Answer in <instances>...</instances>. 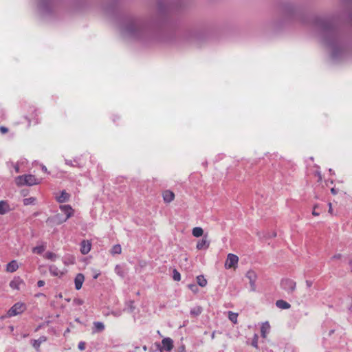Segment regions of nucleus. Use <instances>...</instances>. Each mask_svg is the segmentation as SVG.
<instances>
[{
  "label": "nucleus",
  "instance_id": "obj_1",
  "mask_svg": "<svg viewBox=\"0 0 352 352\" xmlns=\"http://www.w3.org/2000/svg\"><path fill=\"white\" fill-rule=\"evenodd\" d=\"M315 25L320 30L321 41L331 51V56L334 60L341 58L345 52V44L340 30L333 19L316 17Z\"/></svg>",
  "mask_w": 352,
  "mask_h": 352
},
{
  "label": "nucleus",
  "instance_id": "obj_2",
  "mask_svg": "<svg viewBox=\"0 0 352 352\" xmlns=\"http://www.w3.org/2000/svg\"><path fill=\"white\" fill-rule=\"evenodd\" d=\"M121 31L124 36L144 40L153 34V30L150 24L144 23L141 20L129 19L124 21Z\"/></svg>",
  "mask_w": 352,
  "mask_h": 352
},
{
  "label": "nucleus",
  "instance_id": "obj_3",
  "mask_svg": "<svg viewBox=\"0 0 352 352\" xmlns=\"http://www.w3.org/2000/svg\"><path fill=\"white\" fill-rule=\"evenodd\" d=\"M39 182V180L32 175H20L16 178V183L18 186H32L38 184Z\"/></svg>",
  "mask_w": 352,
  "mask_h": 352
},
{
  "label": "nucleus",
  "instance_id": "obj_4",
  "mask_svg": "<svg viewBox=\"0 0 352 352\" xmlns=\"http://www.w3.org/2000/svg\"><path fill=\"white\" fill-rule=\"evenodd\" d=\"M26 310V305L25 303L18 302L15 303L8 311V317H13L22 314Z\"/></svg>",
  "mask_w": 352,
  "mask_h": 352
},
{
  "label": "nucleus",
  "instance_id": "obj_5",
  "mask_svg": "<svg viewBox=\"0 0 352 352\" xmlns=\"http://www.w3.org/2000/svg\"><path fill=\"white\" fill-rule=\"evenodd\" d=\"M296 282L289 278H284L280 282L281 288L287 293H292L296 289Z\"/></svg>",
  "mask_w": 352,
  "mask_h": 352
},
{
  "label": "nucleus",
  "instance_id": "obj_6",
  "mask_svg": "<svg viewBox=\"0 0 352 352\" xmlns=\"http://www.w3.org/2000/svg\"><path fill=\"white\" fill-rule=\"evenodd\" d=\"M239 261V257L234 254H228L226 263L225 267L226 269H230L232 267H234Z\"/></svg>",
  "mask_w": 352,
  "mask_h": 352
},
{
  "label": "nucleus",
  "instance_id": "obj_7",
  "mask_svg": "<svg viewBox=\"0 0 352 352\" xmlns=\"http://www.w3.org/2000/svg\"><path fill=\"white\" fill-rule=\"evenodd\" d=\"M246 277L248 278L251 291L254 292L256 290V274L253 270H249L246 274Z\"/></svg>",
  "mask_w": 352,
  "mask_h": 352
},
{
  "label": "nucleus",
  "instance_id": "obj_8",
  "mask_svg": "<svg viewBox=\"0 0 352 352\" xmlns=\"http://www.w3.org/2000/svg\"><path fill=\"white\" fill-rule=\"evenodd\" d=\"M52 4V0H38L39 9L43 12H48Z\"/></svg>",
  "mask_w": 352,
  "mask_h": 352
},
{
  "label": "nucleus",
  "instance_id": "obj_9",
  "mask_svg": "<svg viewBox=\"0 0 352 352\" xmlns=\"http://www.w3.org/2000/svg\"><path fill=\"white\" fill-rule=\"evenodd\" d=\"M60 210L66 215L65 218L61 222L66 221L73 215L74 210L69 205H63L60 206Z\"/></svg>",
  "mask_w": 352,
  "mask_h": 352
},
{
  "label": "nucleus",
  "instance_id": "obj_10",
  "mask_svg": "<svg viewBox=\"0 0 352 352\" xmlns=\"http://www.w3.org/2000/svg\"><path fill=\"white\" fill-rule=\"evenodd\" d=\"M210 241L207 239V235H204L201 240H199L196 245V248L199 250H207L210 246Z\"/></svg>",
  "mask_w": 352,
  "mask_h": 352
},
{
  "label": "nucleus",
  "instance_id": "obj_11",
  "mask_svg": "<svg viewBox=\"0 0 352 352\" xmlns=\"http://www.w3.org/2000/svg\"><path fill=\"white\" fill-rule=\"evenodd\" d=\"M23 284L24 281L19 276H16L10 282L9 285L12 289L19 290L20 285Z\"/></svg>",
  "mask_w": 352,
  "mask_h": 352
},
{
  "label": "nucleus",
  "instance_id": "obj_12",
  "mask_svg": "<svg viewBox=\"0 0 352 352\" xmlns=\"http://www.w3.org/2000/svg\"><path fill=\"white\" fill-rule=\"evenodd\" d=\"M91 244L89 241L83 240L80 243V252L82 254H88L91 250Z\"/></svg>",
  "mask_w": 352,
  "mask_h": 352
},
{
  "label": "nucleus",
  "instance_id": "obj_13",
  "mask_svg": "<svg viewBox=\"0 0 352 352\" xmlns=\"http://www.w3.org/2000/svg\"><path fill=\"white\" fill-rule=\"evenodd\" d=\"M84 280L85 276L82 274L79 273L76 276L74 279L76 289L79 290L80 289H81Z\"/></svg>",
  "mask_w": 352,
  "mask_h": 352
},
{
  "label": "nucleus",
  "instance_id": "obj_14",
  "mask_svg": "<svg viewBox=\"0 0 352 352\" xmlns=\"http://www.w3.org/2000/svg\"><path fill=\"white\" fill-rule=\"evenodd\" d=\"M162 344L163 345V349H164L167 351H170L173 348V341L170 338H165L162 340Z\"/></svg>",
  "mask_w": 352,
  "mask_h": 352
},
{
  "label": "nucleus",
  "instance_id": "obj_15",
  "mask_svg": "<svg viewBox=\"0 0 352 352\" xmlns=\"http://www.w3.org/2000/svg\"><path fill=\"white\" fill-rule=\"evenodd\" d=\"M10 210L11 208L6 201H0V215L5 214Z\"/></svg>",
  "mask_w": 352,
  "mask_h": 352
},
{
  "label": "nucleus",
  "instance_id": "obj_16",
  "mask_svg": "<svg viewBox=\"0 0 352 352\" xmlns=\"http://www.w3.org/2000/svg\"><path fill=\"white\" fill-rule=\"evenodd\" d=\"M334 330H330L327 334H325L323 337V345L324 346H327L328 345L333 344L334 341L331 340L330 337L334 333Z\"/></svg>",
  "mask_w": 352,
  "mask_h": 352
},
{
  "label": "nucleus",
  "instance_id": "obj_17",
  "mask_svg": "<svg viewBox=\"0 0 352 352\" xmlns=\"http://www.w3.org/2000/svg\"><path fill=\"white\" fill-rule=\"evenodd\" d=\"M65 164L68 166L73 167H82V164H81V163L80 162V159L78 157H76L73 160H65Z\"/></svg>",
  "mask_w": 352,
  "mask_h": 352
},
{
  "label": "nucleus",
  "instance_id": "obj_18",
  "mask_svg": "<svg viewBox=\"0 0 352 352\" xmlns=\"http://www.w3.org/2000/svg\"><path fill=\"white\" fill-rule=\"evenodd\" d=\"M70 195L65 190H62L60 195L56 197L58 203H64L69 200Z\"/></svg>",
  "mask_w": 352,
  "mask_h": 352
},
{
  "label": "nucleus",
  "instance_id": "obj_19",
  "mask_svg": "<svg viewBox=\"0 0 352 352\" xmlns=\"http://www.w3.org/2000/svg\"><path fill=\"white\" fill-rule=\"evenodd\" d=\"M49 271L53 276H61L63 274V272H60V270L54 265H50Z\"/></svg>",
  "mask_w": 352,
  "mask_h": 352
},
{
  "label": "nucleus",
  "instance_id": "obj_20",
  "mask_svg": "<svg viewBox=\"0 0 352 352\" xmlns=\"http://www.w3.org/2000/svg\"><path fill=\"white\" fill-rule=\"evenodd\" d=\"M175 197L174 193L170 190H165L163 192V198L165 202L170 203L171 202Z\"/></svg>",
  "mask_w": 352,
  "mask_h": 352
},
{
  "label": "nucleus",
  "instance_id": "obj_21",
  "mask_svg": "<svg viewBox=\"0 0 352 352\" xmlns=\"http://www.w3.org/2000/svg\"><path fill=\"white\" fill-rule=\"evenodd\" d=\"M19 268L17 262L13 260L8 263L6 270L9 272H14Z\"/></svg>",
  "mask_w": 352,
  "mask_h": 352
},
{
  "label": "nucleus",
  "instance_id": "obj_22",
  "mask_svg": "<svg viewBox=\"0 0 352 352\" xmlns=\"http://www.w3.org/2000/svg\"><path fill=\"white\" fill-rule=\"evenodd\" d=\"M276 305L277 307L282 309H289L291 307V305L289 302H287L283 300H278L276 302Z\"/></svg>",
  "mask_w": 352,
  "mask_h": 352
},
{
  "label": "nucleus",
  "instance_id": "obj_23",
  "mask_svg": "<svg viewBox=\"0 0 352 352\" xmlns=\"http://www.w3.org/2000/svg\"><path fill=\"white\" fill-rule=\"evenodd\" d=\"M104 330V324L102 322H94V332H102Z\"/></svg>",
  "mask_w": 352,
  "mask_h": 352
},
{
  "label": "nucleus",
  "instance_id": "obj_24",
  "mask_svg": "<svg viewBox=\"0 0 352 352\" xmlns=\"http://www.w3.org/2000/svg\"><path fill=\"white\" fill-rule=\"evenodd\" d=\"M47 340V338L45 336H41L38 340H33V346L36 349H38L40 347L41 343L45 342Z\"/></svg>",
  "mask_w": 352,
  "mask_h": 352
},
{
  "label": "nucleus",
  "instance_id": "obj_25",
  "mask_svg": "<svg viewBox=\"0 0 352 352\" xmlns=\"http://www.w3.org/2000/svg\"><path fill=\"white\" fill-rule=\"evenodd\" d=\"M270 328V324H268V322H265V324H263L262 325L261 329L262 337H263V338L266 337V334L269 332Z\"/></svg>",
  "mask_w": 352,
  "mask_h": 352
},
{
  "label": "nucleus",
  "instance_id": "obj_26",
  "mask_svg": "<svg viewBox=\"0 0 352 352\" xmlns=\"http://www.w3.org/2000/svg\"><path fill=\"white\" fill-rule=\"evenodd\" d=\"M192 234L195 237H199L203 235L204 230L200 227H195L192 229Z\"/></svg>",
  "mask_w": 352,
  "mask_h": 352
},
{
  "label": "nucleus",
  "instance_id": "obj_27",
  "mask_svg": "<svg viewBox=\"0 0 352 352\" xmlns=\"http://www.w3.org/2000/svg\"><path fill=\"white\" fill-rule=\"evenodd\" d=\"M197 283L199 286L204 287L207 285V280L203 275H199L197 276Z\"/></svg>",
  "mask_w": 352,
  "mask_h": 352
},
{
  "label": "nucleus",
  "instance_id": "obj_28",
  "mask_svg": "<svg viewBox=\"0 0 352 352\" xmlns=\"http://www.w3.org/2000/svg\"><path fill=\"white\" fill-rule=\"evenodd\" d=\"M202 312V308L199 306H197V307H193L192 309H190V315L192 316H197L199 315H200Z\"/></svg>",
  "mask_w": 352,
  "mask_h": 352
},
{
  "label": "nucleus",
  "instance_id": "obj_29",
  "mask_svg": "<svg viewBox=\"0 0 352 352\" xmlns=\"http://www.w3.org/2000/svg\"><path fill=\"white\" fill-rule=\"evenodd\" d=\"M44 257L48 260L52 261H55L58 256V255H56V254H54L52 252H47L45 254Z\"/></svg>",
  "mask_w": 352,
  "mask_h": 352
},
{
  "label": "nucleus",
  "instance_id": "obj_30",
  "mask_svg": "<svg viewBox=\"0 0 352 352\" xmlns=\"http://www.w3.org/2000/svg\"><path fill=\"white\" fill-rule=\"evenodd\" d=\"M237 318H238V314L230 311H228V318L234 324L237 323Z\"/></svg>",
  "mask_w": 352,
  "mask_h": 352
},
{
  "label": "nucleus",
  "instance_id": "obj_31",
  "mask_svg": "<svg viewBox=\"0 0 352 352\" xmlns=\"http://www.w3.org/2000/svg\"><path fill=\"white\" fill-rule=\"evenodd\" d=\"M36 198L29 197L23 199V202L25 206L34 205L36 203Z\"/></svg>",
  "mask_w": 352,
  "mask_h": 352
},
{
  "label": "nucleus",
  "instance_id": "obj_32",
  "mask_svg": "<svg viewBox=\"0 0 352 352\" xmlns=\"http://www.w3.org/2000/svg\"><path fill=\"white\" fill-rule=\"evenodd\" d=\"M45 246H36L32 249V252L35 254H41L45 250Z\"/></svg>",
  "mask_w": 352,
  "mask_h": 352
},
{
  "label": "nucleus",
  "instance_id": "obj_33",
  "mask_svg": "<svg viewBox=\"0 0 352 352\" xmlns=\"http://www.w3.org/2000/svg\"><path fill=\"white\" fill-rule=\"evenodd\" d=\"M173 278L175 281H179L181 280V274L177 270H173Z\"/></svg>",
  "mask_w": 352,
  "mask_h": 352
},
{
  "label": "nucleus",
  "instance_id": "obj_34",
  "mask_svg": "<svg viewBox=\"0 0 352 352\" xmlns=\"http://www.w3.org/2000/svg\"><path fill=\"white\" fill-rule=\"evenodd\" d=\"M121 246L120 245H116L112 248V253L113 254H120L121 253Z\"/></svg>",
  "mask_w": 352,
  "mask_h": 352
},
{
  "label": "nucleus",
  "instance_id": "obj_35",
  "mask_svg": "<svg viewBox=\"0 0 352 352\" xmlns=\"http://www.w3.org/2000/svg\"><path fill=\"white\" fill-rule=\"evenodd\" d=\"M127 309L129 310V311L132 312L135 309L134 307V301L133 300H129L126 302Z\"/></svg>",
  "mask_w": 352,
  "mask_h": 352
},
{
  "label": "nucleus",
  "instance_id": "obj_36",
  "mask_svg": "<svg viewBox=\"0 0 352 352\" xmlns=\"http://www.w3.org/2000/svg\"><path fill=\"white\" fill-rule=\"evenodd\" d=\"M258 336L256 334H254V338L252 341V346L256 349L258 348Z\"/></svg>",
  "mask_w": 352,
  "mask_h": 352
},
{
  "label": "nucleus",
  "instance_id": "obj_37",
  "mask_svg": "<svg viewBox=\"0 0 352 352\" xmlns=\"http://www.w3.org/2000/svg\"><path fill=\"white\" fill-rule=\"evenodd\" d=\"M8 131V129L6 126H0V132L3 134L6 133Z\"/></svg>",
  "mask_w": 352,
  "mask_h": 352
},
{
  "label": "nucleus",
  "instance_id": "obj_38",
  "mask_svg": "<svg viewBox=\"0 0 352 352\" xmlns=\"http://www.w3.org/2000/svg\"><path fill=\"white\" fill-rule=\"evenodd\" d=\"M78 347L81 351L84 350L85 349V343L83 342H79Z\"/></svg>",
  "mask_w": 352,
  "mask_h": 352
},
{
  "label": "nucleus",
  "instance_id": "obj_39",
  "mask_svg": "<svg viewBox=\"0 0 352 352\" xmlns=\"http://www.w3.org/2000/svg\"><path fill=\"white\" fill-rule=\"evenodd\" d=\"M45 285V281L43 280H40L37 282V286L38 287H41Z\"/></svg>",
  "mask_w": 352,
  "mask_h": 352
},
{
  "label": "nucleus",
  "instance_id": "obj_40",
  "mask_svg": "<svg viewBox=\"0 0 352 352\" xmlns=\"http://www.w3.org/2000/svg\"><path fill=\"white\" fill-rule=\"evenodd\" d=\"M188 287H189L192 291H193V292H195V289H197V286H196V285H195V284H190V285H188Z\"/></svg>",
  "mask_w": 352,
  "mask_h": 352
},
{
  "label": "nucleus",
  "instance_id": "obj_41",
  "mask_svg": "<svg viewBox=\"0 0 352 352\" xmlns=\"http://www.w3.org/2000/svg\"><path fill=\"white\" fill-rule=\"evenodd\" d=\"M341 258V254H336V255L333 256L331 257V259H332V260H333V259H339V258Z\"/></svg>",
  "mask_w": 352,
  "mask_h": 352
},
{
  "label": "nucleus",
  "instance_id": "obj_42",
  "mask_svg": "<svg viewBox=\"0 0 352 352\" xmlns=\"http://www.w3.org/2000/svg\"><path fill=\"white\" fill-rule=\"evenodd\" d=\"M331 192L333 195H336L338 193V191L336 188H333L331 189Z\"/></svg>",
  "mask_w": 352,
  "mask_h": 352
},
{
  "label": "nucleus",
  "instance_id": "obj_43",
  "mask_svg": "<svg viewBox=\"0 0 352 352\" xmlns=\"http://www.w3.org/2000/svg\"><path fill=\"white\" fill-rule=\"evenodd\" d=\"M329 212L332 214V206H331V203H329Z\"/></svg>",
  "mask_w": 352,
  "mask_h": 352
},
{
  "label": "nucleus",
  "instance_id": "obj_44",
  "mask_svg": "<svg viewBox=\"0 0 352 352\" xmlns=\"http://www.w3.org/2000/svg\"><path fill=\"white\" fill-rule=\"evenodd\" d=\"M14 170H15V171L16 173H19V165L16 164V165L14 166Z\"/></svg>",
  "mask_w": 352,
  "mask_h": 352
},
{
  "label": "nucleus",
  "instance_id": "obj_45",
  "mask_svg": "<svg viewBox=\"0 0 352 352\" xmlns=\"http://www.w3.org/2000/svg\"><path fill=\"white\" fill-rule=\"evenodd\" d=\"M312 214L314 216H318L319 215V213L316 211V207L314 208V210Z\"/></svg>",
  "mask_w": 352,
  "mask_h": 352
},
{
  "label": "nucleus",
  "instance_id": "obj_46",
  "mask_svg": "<svg viewBox=\"0 0 352 352\" xmlns=\"http://www.w3.org/2000/svg\"><path fill=\"white\" fill-rule=\"evenodd\" d=\"M306 284H307V287H311V286L312 283H311V281H310V280H307V281H306Z\"/></svg>",
  "mask_w": 352,
  "mask_h": 352
},
{
  "label": "nucleus",
  "instance_id": "obj_47",
  "mask_svg": "<svg viewBox=\"0 0 352 352\" xmlns=\"http://www.w3.org/2000/svg\"><path fill=\"white\" fill-rule=\"evenodd\" d=\"M42 170L45 173H47V168L45 166H44V165L42 166Z\"/></svg>",
  "mask_w": 352,
  "mask_h": 352
},
{
  "label": "nucleus",
  "instance_id": "obj_48",
  "mask_svg": "<svg viewBox=\"0 0 352 352\" xmlns=\"http://www.w3.org/2000/svg\"><path fill=\"white\" fill-rule=\"evenodd\" d=\"M143 350L144 351H146L147 350V346L146 345L143 346Z\"/></svg>",
  "mask_w": 352,
  "mask_h": 352
},
{
  "label": "nucleus",
  "instance_id": "obj_49",
  "mask_svg": "<svg viewBox=\"0 0 352 352\" xmlns=\"http://www.w3.org/2000/svg\"><path fill=\"white\" fill-rule=\"evenodd\" d=\"M349 265H351V272H352V261H351L349 262Z\"/></svg>",
  "mask_w": 352,
  "mask_h": 352
},
{
  "label": "nucleus",
  "instance_id": "obj_50",
  "mask_svg": "<svg viewBox=\"0 0 352 352\" xmlns=\"http://www.w3.org/2000/svg\"><path fill=\"white\" fill-rule=\"evenodd\" d=\"M98 274H96V275H95V276H94V278L96 279V278H98Z\"/></svg>",
  "mask_w": 352,
  "mask_h": 352
},
{
  "label": "nucleus",
  "instance_id": "obj_51",
  "mask_svg": "<svg viewBox=\"0 0 352 352\" xmlns=\"http://www.w3.org/2000/svg\"><path fill=\"white\" fill-rule=\"evenodd\" d=\"M160 351L161 352H162L163 349H162H162H160Z\"/></svg>",
  "mask_w": 352,
  "mask_h": 352
}]
</instances>
